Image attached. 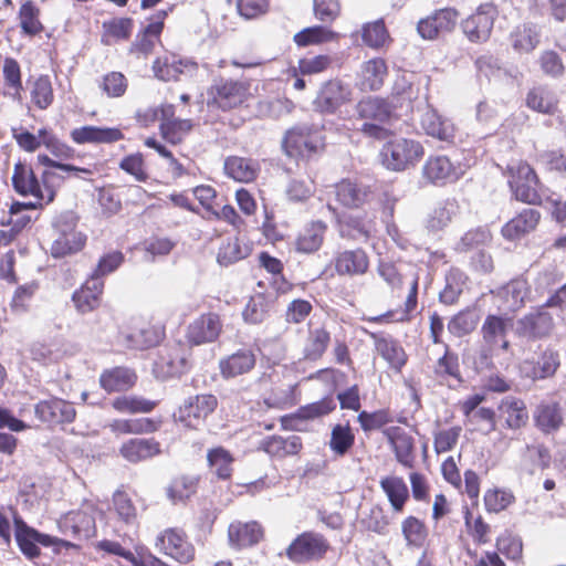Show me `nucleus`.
<instances>
[{
  "label": "nucleus",
  "instance_id": "obj_1",
  "mask_svg": "<svg viewBox=\"0 0 566 566\" xmlns=\"http://www.w3.org/2000/svg\"><path fill=\"white\" fill-rule=\"evenodd\" d=\"M355 112L357 118L363 120L357 129L366 137L384 140L394 134L391 126L397 120V116L388 101L368 96L356 104Z\"/></svg>",
  "mask_w": 566,
  "mask_h": 566
},
{
  "label": "nucleus",
  "instance_id": "obj_49",
  "mask_svg": "<svg viewBox=\"0 0 566 566\" xmlns=\"http://www.w3.org/2000/svg\"><path fill=\"white\" fill-rule=\"evenodd\" d=\"M458 212V205L455 200H446L438 205L433 212L429 216L427 228L431 231L442 230L451 222L452 218Z\"/></svg>",
  "mask_w": 566,
  "mask_h": 566
},
{
  "label": "nucleus",
  "instance_id": "obj_24",
  "mask_svg": "<svg viewBox=\"0 0 566 566\" xmlns=\"http://www.w3.org/2000/svg\"><path fill=\"white\" fill-rule=\"evenodd\" d=\"M60 524L65 531H71L72 535L78 539H88L96 534L95 517L92 511L70 512Z\"/></svg>",
  "mask_w": 566,
  "mask_h": 566
},
{
  "label": "nucleus",
  "instance_id": "obj_10",
  "mask_svg": "<svg viewBox=\"0 0 566 566\" xmlns=\"http://www.w3.org/2000/svg\"><path fill=\"white\" fill-rule=\"evenodd\" d=\"M218 406L213 395H197L189 397L179 408L177 419L187 427L197 428L211 415Z\"/></svg>",
  "mask_w": 566,
  "mask_h": 566
},
{
  "label": "nucleus",
  "instance_id": "obj_29",
  "mask_svg": "<svg viewBox=\"0 0 566 566\" xmlns=\"http://www.w3.org/2000/svg\"><path fill=\"white\" fill-rule=\"evenodd\" d=\"M541 219L538 210L527 208L522 210L516 217L511 219L502 228V234L504 238L514 240L517 239L532 230H534Z\"/></svg>",
  "mask_w": 566,
  "mask_h": 566
},
{
  "label": "nucleus",
  "instance_id": "obj_46",
  "mask_svg": "<svg viewBox=\"0 0 566 566\" xmlns=\"http://www.w3.org/2000/svg\"><path fill=\"white\" fill-rule=\"evenodd\" d=\"M467 275L459 269H451L446 275V286L440 292L439 298L443 304H454L467 283Z\"/></svg>",
  "mask_w": 566,
  "mask_h": 566
},
{
  "label": "nucleus",
  "instance_id": "obj_2",
  "mask_svg": "<svg viewBox=\"0 0 566 566\" xmlns=\"http://www.w3.org/2000/svg\"><path fill=\"white\" fill-rule=\"evenodd\" d=\"M509 185L515 198L528 205L543 203V186L534 169L524 161H512L506 166Z\"/></svg>",
  "mask_w": 566,
  "mask_h": 566
},
{
  "label": "nucleus",
  "instance_id": "obj_25",
  "mask_svg": "<svg viewBox=\"0 0 566 566\" xmlns=\"http://www.w3.org/2000/svg\"><path fill=\"white\" fill-rule=\"evenodd\" d=\"M261 448L272 458L284 459L298 454L303 443L301 437L296 434L287 437L272 436L262 441Z\"/></svg>",
  "mask_w": 566,
  "mask_h": 566
},
{
  "label": "nucleus",
  "instance_id": "obj_57",
  "mask_svg": "<svg viewBox=\"0 0 566 566\" xmlns=\"http://www.w3.org/2000/svg\"><path fill=\"white\" fill-rule=\"evenodd\" d=\"M355 436L348 424H336L331 433L329 447L337 455H344L353 447Z\"/></svg>",
  "mask_w": 566,
  "mask_h": 566
},
{
  "label": "nucleus",
  "instance_id": "obj_20",
  "mask_svg": "<svg viewBox=\"0 0 566 566\" xmlns=\"http://www.w3.org/2000/svg\"><path fill=\"white\" fill-rule=\"evenodd\" d=\"M14 190L21 196H33L35 199L44 200L42 184L39 181L33 169L22 163L14 165L12 175Z\"/></svg>",
  "mask_w": 566,
  "mask_h": 566
},
{
  "label": "nucleus",
  "instance_id": "obj_30",
  "mask_svg": "<svg viewBox=\"0 0 566 566\" xmlns=\"http://www.w3.org/2000/svg\"><path fill=\"white\" fill-rule=\"evenodd\" d=\"M500 417L504 418L509 429L516 430L526 426L528 412L524 401L516 397H505L499 405Z\"/></svg>",
  "mask_w": 566,
  "mask_h": 566
},
{
  "label": "nucleus",
  "instance_id": "obj_23",
  "mask_svg": "<svg viewBox=\"0 0 566 566\" xmlns=\"http://www.w3.org/2000/svg\"><path fill=\"white\" fill-rule=\"evenodd\" d=\"M103 289V280L90 276L82 287L75 291L72 295L76 310L82 314H86L95 310L99 305Z\"/></svg>",
  "mask_w": 566,
  "mask_h": 566
},
{
  "label": "nucleus",
  "instance_id": "obj_32",
  "mask_svg": "<svg viewBox=\"0 0 566 566\" xmlns=\"http://www.w3.org/2000/svg\"><path fill=\"white\" fill-rule=\"evenodd\" d=\"M526 105L538 113L553 115L558 109V97L549 86L538 85L527 93Z\"/></svg>",
  "mask_w": 566,
  "mask_h": 566
},
{
  "label": "nucleus",
  "instance_id": "obj_13",
  "mask_svg": "<svg viewBox=\"0 0 566 566\" xmlns=\"http://www.w3.org/2000/svg\"><path fill=\"white\" fill-rule=\"evenodd\" d=\"M156 547L184 564L192 560L195 556V549L186 539L184 532L176 528L166 530L160 534L156 539Z\"/></svg>",
  "mask_w": 566,
  "mask_h": 566
},
{
  "label": "nucleus",
  "instance_id": "obj_28",
  "mask_svg": "<svg viewBox=\"0 0 566 566\" xmlns=\"http://www.w3.org/2000/svg\"><path fill=\"white\" fill-rule=\"evenodd\" d=\"M255 365V355L251 349H239L219 363L223 378H233L249 373Z\"/></svg>",
  "mask_w": 566,
  "mask_h": 566
},
{
  "label": "nucleus",
  "instance_id": "obj_26",
  "mask_svg": "<svg viewBox=\"0 0 566 566\" xmlns=\"http://www.w3.org/2000/svg\"><path fill=\"white\" fill-rule=\"evenodd\" d=\"M535 426L544 433L557 431L564 421L562 407L555 401H543L534 411Z\"/></svg>",
  "mask_w": 566,
  "mask_h": 566
},
{
  "label": "nucleus",
  "instance_id": "obj_17",
  "mask_svg": "<svg viewBox=\"0 0 566 566\" xmlns=\"http://www.w3.org/2000/svg\"><path fill=\"white\" fill-rule=\"evenodd\" d=\"M420 125L427 135L442 142L452 143L454 139V125L438 114L431 106H427L420 117Z\"/></svg>",
  "mask_w": 566,
  "mask_h": 566
},
{
  "label": "nucleus",
  "instance_id": "obj_54",
  "mask_svg": "<svg viewBox=\"0 0 566 566\" xmlns=\"http://www.w3.org/2000/svg\"><path fill=\"white\" fill-rule=\"evenodd\" d=\"M336 38V33L325 27H311L297 32L294 35V42L298 46H307L311 44H319L332 41Z\"/></svg>",
  "mask_w": 566,
  "mask_h": 566
},
{
  "label": "nucleus",
  "instance_id": "obj_53",
  "mask_svg": "<svg viewBox=\"0 0 566 566\" xmlns=\"http://www.w3.org/2000/svg\"><path fill=\"white\" fill-rule=\"evenodd\" d=\"M207 459L218 478L226 480L231 476L233 458L229 451L222 447L211 449L208 451Z\"/></svg>",
  "mask_w": 566,
  "mask_h": 566
},
{
  "label": "nucleus",
  "instance_id": "obj_34",
  "mask_svg": "<svg viewBox=\"0 0 566 566\" xmlns=\"http://www.w3.org/2000/svg\"><path fill=\"white\" fill-rule=\"evenodd\" d=\"M374 339L377 353L394 368H401L406 364V354L403 348L390 336H382L370 333Z\"/></svg>",
  "mask_w": 566,
  "mask_h": 566
},
{
  "label": "nucleus",
  "instance_id": "obj_59",
  "mask_svg": "<svg viewBox=\"0 0 566 566\" xmlns=\"http://www.w3.org/2000/svg\"><path fill=\"white\" fill-rule=\"evenodd\" d=\"M31 98L40 109H45L52 104L53 90L49 76H40L34 82Z\"/></svg>",
  "mask_w": 566,
  "mask_h": 566
},
{
  "label": "nucleus",
  "instance_id": "obj_48",
  "mask_svg": "<svg viewBox=\"0 0 566 566\" xmlns=\"http://www.w3.org/2000/svg\"><path fill=\"white\" fill-rule=\"evenodd\" d=\"M20 28L28 35H36L43 31L40 21V9L31 0L22 3L19 10Z\"/></svg>",
  "mask_w": 566,
  "mask_h": 566
},
{
  "label": "nucleus",
  "instance_id": "obj_31",
  "mask_svg": "<svg viewBox=\"0 0 566 566\" xmlns=\"http://www.w3.org/2000/svg\"><path fill=\"white\" fill-rule=\"evenodd\" d=\"M327 226L323 221H313L307 224L295 240V250L300 253L311 254L323 244Z\"/></svg>",
  "mask_w": 566,
  "mask_h": 566
},
{
  "label": "nucleus",
  "instance_id": "obj_51",
  "mask_svg": "<svg viewBox=\"0 0 566 566\" xmlns=\"http://www.w3.org/2000/svg\"><path fill=\"white\" fill-rule=\"evenodd\" d=\"M111 428L114 432L122 434L150 433L157 429L155 422L148 418L115 420Z\"/></svg>",
  "mask_w": 566,
  "mask_h": 566
},
{
  "label": "nucleus",
  "instance_id": "obj_33",
  "mask_svg": "<svg viewBox=\"0 0 566 566\" xmlns=\"http://www.w3.org/2000/svg\"><path fill=\"white\" fill-rule=\"evenodd\" d=\"M336 408L332 397H324L323 399L308 403L298 408V410L289 417L282 419L283 426L286 428L296 429L293 422L296 420H311L331 413Z\"/></svg>",
  "mask_w": 566,
  "mask_h": 566
},
{
  "label": "nucleus",
  "instance_id": "obj_18",
  "mask_svg": "<svg viewBox=\"0 0 566 566\" xmlns=\"http://www.w3.org/2000/svg\"><path fill=\"white\" fill-rule=\"evenodd\" d=\"M384 433L395 452L397 461L406 468H412L415 462L413 438L400 427H391L385 430Z\"/></svg>",
  "mask_w": 566,
  "mask_h": 566
},
{
  "label": "nucleus",
  "instance_id": "obj_63",
  "mask_svg": "<svg viewBox=\"0 0 566 566\" xmlns=\"http://www.w3.org/2000/svg\"><path fill=\"white\" fill-rule=\"evenodd\" d=\"M514 501V495L505 490L490 489L484 494V505L488 512L499 513Z\"/></svg>",
  "mask_w": 566,
  "mask_h": 566
},
{
  "label": "nucleus",
  "instance_id": "obj_5",
  "mask_svg": "<svg viewBox=\"0 0 566 566\" xmlns=\"http://www.w3.org/2000/svg\"><path fill=\"white\" fill-rule=\"evenodd\" d=\"M497 14L499 11L493 3L480 4L475 12L461 21L462 33L471 43L486 42L491 36Z\"/></svg>",
  "mask_w": 566,
  "mask_h": 566
},
{
  "label": "nucleus",
  "instance_id": "obj_37",
  "mask_svg": "<svg viewBox=\"0 0 566 566\" xmlns=\"http://www.w3.org/2000/svg\"><path fill=\"white\" fill-rule=\"evenodd\" d=\"M510 40L516 52L530 53L539 44V29L535 24L524 23L514 29Z\"/></svg>",
  "mask_w": 566,
  "mask_h": 566
},
{
  "label": "nucleus",
  "instance_id": "obj_16",
  "mask_svg": "<svg viewBox=\"0 0 566 566\" xmlns=\"http://www.w3.org/2000/svg\"><path fill=\"white\" fill-rule=\"evenodd\" d=\"M160 453V443L154 438H133L119 449V454L130 463L147 461Z\"/></svg>",
  "mask_w": 566,
  "mask_h": 566
},
{
  "label": "nucleus",
  "instance_id": "obj_11",
  "mask_svg": "<svg viewBox=\"0 0 566 566\" xmlns=\"http://www.w3.org/2000/svg\"><path fill=\"white\" fill-rule=\"evenodd\" d=\"M14 535L15 541L21 552L30 559L40 556V548L38 544L45 547L57 543V538L48 534L40 533L39 531L30 527L22 518H14Z\"/></svg>",
  "mask_w": 566,
  "mask_h": 566
},
{
  "label": "nucleus",
  "instance_id": "obj_39",
  "mask_svg": "<svg viewBox=\"0 0 566 566\" xmlns=\"http://www.w3.org/2000/svg\"><path fill=\"white\" fill-rule=\"evenodd\" d=\"M387 76V65L382 59H371L361 67V88L378 91Z\"/></svg>",
  "mask_w": 566,
  "mask_h": 566
},
{
  "label": "nucleus",
  "instance_id": "obj_62",
  "mask_svg": "<svg viewBox=\"0 0 566 566\" xmlns=\"http://www.w3.org/2000/svg\"><path fill=\"white\" fill-rule=\"evenodd\" d=\"M339 233L343 238L357 240L368 237L369 227L360 218L348 216L339 221Z\"/></svg>",
  "mask_w": 566,
  "mask_h": 566
},
{
  "label": "nucleus",
  "instance_id": "obj_19",
  "mask_svg": "<svg viewBox=\"0 0 566 566\" xmlns=\"http://www.w3.org/2000/svg\"><path fill=\"white\" fill-rule=\"evenodd\" d=\"M74 143L82 144H112L124 138L123 133L114 127L83 126L71 132Z\"/></svg>",
  "mask_w": 566,
  "mask_h": 566
},
{
  "label": "nucleus",
  "instance_id": "obj_55",
  "mask_svg": "<svg viewBox=\"0 0 566 566\" xmlns=\"http://www.w3.org/2000/svg\"><path fill=\"white\" fill-rule=\"evenodd\" d=\"M157 402L136 396H122L113 400L112 406L119 412H150Z\"/></svg>",
  "mask_w": 566,
  "mask_h": 566
},
{
  "label": "nucleus",
  "instance_id": "obj_50",
  "mask_svg": "<svg viewBox=\"0 0 566 566\" xmlns=\"http://www.w3.org/2000/svg\"><path fill=\"white\" fill-rule=\"evenodd\" d=\"M198 479L195 476L182 475L174 479L167 489V496L174 503L188 500L196 493Z\"/></svg>",
  "mask_w": 566,
  "mask_h": 566
},
{
  "label": "nucleus",
  "instance_id": "obj_64",
  "mask_svg": "<svg viewBox=\"0 0 566 566\" xmlns=\"http://www.w3.org/2000/svg\"><path fill=\"white\" fill-rule=\"evenodd\" d=\"M537 161L547 170L566 175V153L562 150H546L538 155Z\"/></svg>",
  "mask_w": 566,
  "mask_h": 566
},
{
  "label": "nucleus",
  "instance_id": "obj_27",
  "mask_svg": "<svg viewBox=\"0 0 566 566\" xmlns=\"http://www.w3.org/2000/svg\"><path fill=\"white\" fill-rule=\"evenodd\" d=\"M229 542L237 548L258 544L263 536V531L258 522H233L228 530Z\"/></svg>",
  "mask_w": 566,
  "mask_h": 566
},
{
  "label": "nucleus",
  "instance_id": "obj_8",
  "mask_svg": "<svg viewBox=\"0 0 566 566\" xmlns=\"http://www.w3.org/2000/svg\"><path fill=\"white\" fill-rule=\"evenodd\" d=\"M318 147L317 134L307 125H297L289 129L282 142L284 153L291 158L310 157Z\"/></svg>",
  "mask_w": 566,
  "mask_h": 566
},
{
  "label": "nucleus",
  "instance_id": "obj_15",
  "mask_svg": "<svg viewBox=\"0 0 566 566\" xmlns=\"http://www.w3.org/2000/svg\"><path fill=\"white\" fill-rule=\"evenodd\" d=\"M221 332V322L217 314L208 313L196 318L188 327V339L193 345L216 340Z\"/></svg>",
  "mask_w": 566,
  "mask_h": 566
},
{
  "label": "nucleus",
  "instance_id": "obj_22",
  "mask_svg": "<svg viewBox=\"0 0 566 566\" xmlns=\"http://www.w3.org/2000/svg\"><path fill=\"white\" fill-rule=\"evenodd\" d=\"M349 95V91L337 81L327 82L314 101L315 109L325 114H333L344 104Z\"/></svg>",
  "mask_w": 566,
  "mask_h": 566
},
{
  "label": "nucleus",
  "instance_id": "obj_43",
  "mask_svg": "<svg viewBox=\"0 0 566 566\" xmlns=\"http://www.w3.org/2000/svg\"><path fill=\"white\" fill-rule=\"evenodd\" d=\"M528 295V285L525 280H512L500 291V296L504 300L507 310L515 312L520 310Z\"/></svg>",
  "mask_w": 566,
  "mask_h": 566
},
{
  "label": "nucleus",
  "instance_id": "obj_21",
  "mask_svg": "<svg viewBox=\"0 0 566 566\" xmlns=\"http://www.w3.org/2000/svg\"><path fill=\"white\" fill-rule=\"evenodd\" d=\"M335 270L338 275H361L369 266V260L363 249L345 250L338 252L334 259Z\"/></svg>",
  "mask_w": 566,
  "mask_h": 566
},
{
  "label": "nucleus",
  "instance_id": "obj_3",
  "mask_svg": "<svg viewBox=\"0 0 566 566\" xmlns=\"http://www.w3.org/2000/svg\"><path fill=\"white\" fill-rule=\"evenodd\" d=\"M77 219L72 211L62 212L53 223V242L51 254L55 259L64 258L83 249L86 235L76 231Z\"/></svg>",
  "mask_w": 566,
  "mask_h": 566
},
{
  "label": "nucleus",
  "instance_id": "obj_58",
  "mask_svg": "<svg viewBox=\"0 0 566 566\" xmlns=\"http://www.w3.org/2000/svg\"><path fill=\"white\" fill-rule=\"evenodd\" d=\"M159 334L150 326L143 327L129 333L126 336V343L135 349H146L157 345Z\"/></svg>",
  "mask_w": 566,
  "mask_h": 566
},
{
  "label": "nucleus",
  "instance_id": "obj_40",
  "mask_svg": "<svg viewBox=\"0 0 566 566\" xmlns=\"http://www.w3.org/2000/svg\"><path fill=\"white\" fill-rule=\"evenodd\" d=\"M195 67L196 63L190 61H182L175 55L158 57L153 64V71L157 78L168 82L178 80L179 74L182 73V67Z\"/></svg>",
  "mask_w": 566,
  "mask_h": 566
},
{
  "label": "nucleus",
  "instance_id": "obj_52",
  "mask_svg": "<svg viewBox=\"0 0 566 566\" xmlns=\"http://www.w3.org/2000/svg\"><path fill=\"white\" fill-rule=\"evenodd\" d=\"M410 286L409 294L406 300V310L400 313L398 317H395V313L389 311L382 315L370 317L369 321L374 323H384L389 321L403 322L409 319V313L415 310L417 305V293H418V277L412 276L408 280Z\"/></svg>",
  "mask_w": 566,
  "mask_h": 566
},
{
  "label": "nucleus",
  "instance_id": "obj_7",
  "mask_svg": "<svg viewBox=\"0 0 566 566\" xmlns=\"http://www.w3.org/2000/svg\"><path fill=\"white\" fill-rule=\"evenodd\" d=\"M545 304L527 313L516 321L515 334L528 342L542 340L551 336L554 329V318Z\"/></svg>",
  "mask_w": 566,
  "mask_h": 566
},
{
  "label": "nucleus",
  "instance_id": "obj_9",
  "mask_svg": "<svg viewBox=\"0 0 566 566\" xmlns=\"http://www.w3.org/2000/svg\"><path fill=\"white\" fill-rule=\"evenodd\" d=\"M35 417L49 426L71 423L76 417L74 405L64 399L52 397L34 406Z\"/></svg>",
  "mask_w": 566,
  "mask_h": 566
},
{
  "label": "nucleus",
  "instance_id": "obj_38",
  "mask_svg": "<svg viewBox=\"0 0 566 566\" xmlns=\"http://www.w3.org/2000/svg\"><path fill=\"white\" fill-rule=\"evenodd\" d=\"M135 381L136 375L123 367L105 370L99 377V384L107 392L128 390Z\"/></svg>",
  "mask_w": 566,
  "mask_h": 566
},
{
  "label": "nucleus",
  "instance_id": "obj_35",
  "mask_svg": "<svg viewBox=\"0 0 566 566\" xmlns=\"http://www.w3.org/2000/svg\"><path fill=\"white\" fill-rule=\"evenodd\" d=\"M336 198L345 207L357 208L367 201L369 189L363 184L348 179L336 185Z\"/></svg>",
  "mask_w": 566,
  "mask_h": 566
},
{
  "label": "nucleus",
  "instance_id": "obj_56",
  "mask_svg": "<svg viewBox=\"0 0 566 566\" xmlns=\"http://www.w3.org/2000/svg\"><path fill=\"white\" fill-rule=\"evenodd\" d=\"M159 128L164 139L176 145L182 140L185 134L191 130L192 123L189 119H167L160 123Z\"/></svg>",
  "mask_w": 566,
  "mask_h": 566
},
{
  "label": "nucleus",
  "instance_id": "obj_12",
  "mask_svg": "<svg viewBox=\"0 0 566 566\" xmlns=\"http://www.w3.org/2000/svg\"><path fill=\"white\" fill-rule=\"evenodd\" d=\"M462 171L444 155L430 156L423 167L422 177L430 184L443 186L460 178Z\"/></svg>",
  "mask_w": 566,
  "mask_h": 566
},
{
  "label": "nucleus",
  "instance_id": "obj_14",
  "mask_svg": "<svg viewBox=\"0 0 566 566\" xmlns=\"http://www.w3.org/2000/svg\"><path fill=\"white\" fill-rule=\"evenodd\" d=\"M248 88L242 82L219 78L211 86L214 102L222 109H231L240 105L247 95Z\"/></svg>",
  "mask_w": 566,
  "mask_h": 566
},
{
  "label": "nucleus",
  "instance_id": "obj_61",
  "mask_svg": "<svg viewBox=\"0 0 566 566\" xmlns=\"http://www.w3.org/2000/svg\"><path fill=\"white\" fill-rule=\"evenodd\" d=\"M363 40L370 48L378 49L382 46L389 40L384 21L377 20L366 24L363 29Z\"/></svg>",
  "mask_w": 566,
  "mask_h": 566
},
{
  "label": "nucleus",
  "instance_id": "obj_44",
  "mask_svg": "<svg viewBox=\"0 0 566 566\" xmlns=\"http://www.w3.org/2000/svg\"><path fill=\"white\" fill-rule=\"evenodd\" d=\"M480 316L475 310H464L455 314L448 322V331L455 337H463L471 334L478 326Z\"/></svg>",
  "mask_w": 566,
  "mask_h": 566
},
{
  "label": "nucleus",
  "instance_id": "obj_41",
  "mask_svg": "<svg viewBox=\"0 0 566 566\" xmlns=\"http://www.w3.org/2000/svg\"><path fill=\"white\" fill-rule=\"evenodd\" d=\"M510 318L497 315H488L482 327L481 334L484 344L489 348H494L500 344V340L506 337L507 323Z\"/></svg>",
  "mask_w": 566,
  "mask_h": 566
},
{
  "label": "nucleus",
  "instance_id": "obj_42",
  "mask_svg": "<svg viewBox=\"0 0 566 566\" xmlns=\"http://www.w3.org/2000/svg\"><path fill=\"white\" fill-rule=\"evenodd\" d=\"M559 366V353L552 347H547L527 375L534 380L549 378L555 375Z\"/></svg>",
  "mask_w": 566,
  "mask_h": 566
},
{
  "label": "nucleus",
  "instance_id": "obj_47",
  "mask_svg": "<svg viewBox=\"0 0 566 566\" xmlns=\"http://www.w3.org/2000/svg\"><path fill=\"white\" fill-rule=\"evenodd\" d=\"M380 486L388 496L395 511L400 512L409 496L408 488L401 478L388 476L380 481Z\"/></svg>",
  "mask_w": 566,
  "mask_h": 566
},
{
  "label": "nucleus",
  "instance_id": "obj_36",
  "mask_svg": "<svg viewBox=\"0 0 566 566\" xmlns=\"http://www.w3.org/2000/svg\"><path fill=\"white\" fill-rule=\"evenodd\" d=\"M259 169V164L253 159L231 156L224 161L226 174L240 182L253 181L258 176Z\"/></svg>",
  "mask_w": 566,
  "mask_h": 566
},
{
  "label": "nucleus",
  "instance_id": "obj_6",
  "mask_svg": "<svg viewBox=\"0 0 566 566\" xmlns=\"http://www.w3.org/2000/svg\"><path fill=\"white\" fill-rule=\"evenodd\" d=\"M329 549L328 541L319 533L304 532L286 548V556L293 563L302 564L319 560Z\"/></svg>",
  "mask_w": 566,
  "mask_h": 566
},
{
  "label": "nucleus",
  "instance_id": "obj_60",
  "mask_svg": "<svg viewBox=\"0 0 566 566\" xmlns=\"http://www.w3.org/2000/svg\"><path fill=\"white\" fill-rule=\"evenodd\" d=\"M357 421L365 432H369L382 428L385 424L391 422L392 419L388 410L380 409L374 412L366 410L360 411L357 416Z\"/></svg>",
  "mask_w": 566,
  "mask_h": 566
},
{
  "label": "nucleus",
  "instance_id": "obj_45",
  "mask_svg": "<svg viewBox=\"0 0 566 566\" xmlns=\"http://www.w3.org/2000/svg\"><path fill=\"white\" fill-rule=\"evenodd\" d=\"M329 342L331 334L325 328L311 329L303 349L304 358L312 361L319 359Z\"/></svg>",
  "mask_w": 566,
  "mask_h": 566
},
{
  "label": "nucleus",
  "instance_id": "obj_4",
  "mask_svg": "<svg viewBox=\"0 0 566 566\" xmlns=\"http://www.w3.org/2000/svg\"><path fill=\"white\" fill-rule=\"evenodd\" d=\"M422 145L409 138H397L386 143L380 151L382 165L394 171L415 166L423 156Z\"/></svg>",
  "mask_w": 566,
  "mask_h": 566
}]
</instances>
